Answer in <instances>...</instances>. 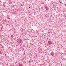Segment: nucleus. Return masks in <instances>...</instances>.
I'll use <instances>...</instances> for the list:
<instances>
[{
  "label": "nucleus",
  "instance_id": "nucleus-4",
  "mask_svg": "<svg viewBox=\"0 0 66 66\" xmlns=\"http://www.w3.org/2000/svg\"><path fill=\"white\" fill-rule=\"evenodd\" d=\"M60 2V3H62V2Z\"/></svg>",
  "mask_w": 66,
  "mask_h": 66
},
{
  "label": "nucleus",
  "instance_id": "nucleus-5",
  "mask_svg": "<svg viewBox=\"0 0 66 66\" xmlns=\"http://www.w3.org/2000/svg\"><path fill=\"white\" fill-rule=\"evenodd\" d=\"M57 8H58V7H57Z\"/></svg>",
  "mask_w": 66,
  "mask_h": 66
},
{
  "label": "nucleus",
  "instance_id": "nucleus-3",
  "mask_svg": "<svg viewBox=\"0 0 66 66\" xmlns=\"http://www.w3.org/2000/svg\"><path fill=\"white\" fill-rule=\"evenodd\" d=\"M30 7H29V8H30Z\"/></svg>",
  "mask_w": 66,
  "mask_h": 66
},
{
  "label": "nucleus",
  "instance_id": "nucleus-2",
  "mask_svg": "<svg viewBox=\"0 0 66 66\" xmlns=\"http://www.w3.org/2000/svg\"><path fill=\"white\" fill-rule=\"evenodd\" d=\"M64 5H66L65 4Z\"/></svg>",
  "mask_w": 66,
  "mask_h": 66
},
{
  "label": "nucleus",
  "instance_id": "nucleus-1",
  "mask_svg": "<svg viewBox=\"0 0 66 66\" xmlns=\"http://www.w3.org/2000/svg\"><path fill=\"white\" fill-rule=\"evenodd\" d=\"M47 39H48V38H47Z\"/></svg>",
  "mask_w": 66,
  "mask_h": 66
}]
</instances>
